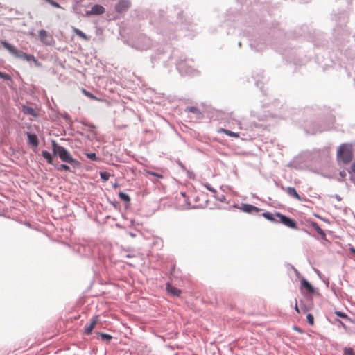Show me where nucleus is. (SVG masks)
Wrapping results in <instances>:
<instances>
[{
    "instance_id": "f257e3e1",
    "label": "nucleus",
    "mask_w": 355,
    "mask_h": 355,
    "mask_svg": "<svg viewBox=\"0 0 355 355\" xmlns=\"http://www.w3.org/2000/svg\"><path fill=\"white\" fill-rule=\"evenodd\" d=\"M52 149L53 154L59 157V159L62 162H65L69 164L77 163V161L71 156L67 148L58 145L55 140L52 141Z\"/></svg>"
},
{
    "instance_id": "f03ea898",
    "label": "nucleus",
    "mask_w": 355,
    "mask_h": 355,
    "mask_svg": "<svg viewBox=\"0 0 355 355\" xmlns=\"http://www.w3.org/2000/svg\"><path fill=\"white\" fill-rule=\"evenodd\" d=\"M1 45L5 48L10 53L15 55L16 58L26 60L28 62L34 61L37 62V60L33 55L26 54L21 51L18 50L13 44H10L6 41L1 42Z\"/></svg>"
},
{
    "instance_id": "7ed1b4c3",
    "label": "nucleus",
    "mask_w": 355,
    "mask_h": 355,
    "mask_svg": "<svg viewBox=\"0 0 355 355\" xmlns=\"http://www.w3.org/2000/svg\"><path fill=\"white\" fill-rule=\"evenodd\" d=\"M153 45V43L150 38H148L145 35H139L135 37L130 46L139 51H146L150 49Z\"/></svg>"
},
{
    "instance_id": "20e7f679",
    "label": "nucleus",
    "mask_w": 355,
    "mask_h": 355,
    "mask_svg": "<svg viewBox=\"0 0 355 355\" xmlns=\"http://www.w3.org/2000/svg\"><path fill=\"white\" fill-rule=\"evenodd\" d=\"M337 156L344 164L349 163L353 157L351 146L348 144H342L338 150Z\"/></svg>"
},
{
    "instance_id": "39448f33",
    "label": "nucleus",
    "mask_w": 355,
    "mask_h": 355,
    "mask_svg": "<svg viewBox=\"0 0 355 355\" xmlns=\"http://www.w3.org/2000/svg\"><path fill=\"white\" fill-rule=\"evenodd\" d=\"M177 69L182 76H194L196 71L186 60H180L176 64Z\"/></svg>"
},
{
    "instance_id": "423d86ee",
    "label": "nucleus",
    "mask_w": 355,
    "mask_h": 355,
    "mask_svg": "<svg viewBox=\"0 0 355 355\" xmlns=\"http://www.w3.org/2000/svg\"><path fill=\"white\" fill-rule=\"evenodd\" d=\"M276 216L278 218L279 223H282V224L292 229L296 228V222L294 220L282 214L279 212H276Z\"/></svg>"
},
{
    "instance_id": "0eeeda50",
    "label": "nucleus",
    "mask_w": 355,
    "mask_h": 355,
    "mask_svg": "<svg viewBox=\"0 0 355 355\" xmlns=\"http://www.w3.org/2000/svg\"><path fill=\"white\" fill-rule=\"evenodd\" d=\"M234 207H237L240 210L243 211V212L248 213V214H254V213H258L261 209L254 207L252 205L249 204H241V206L235 205Z\"/></svg>"
},
{
    "instance_id": "6e6552de",
    "label": "nucleus",
    "mask_w": 355,
    "mask_h": 355,
    "mask_svg": "<svg viewBox=\"0 0 355 355\" xmlns=\"http://www.w3.org/2000/svg\"><path fill=\"white\" fill-rule=\"evenodd\" d=\"M38 36L42 43L46 44V45H51L53 38L51 36L49 35L46 31L44 29H40L38 31Z\"/></svg>"
},
{
    "instance_id": "1a4fd4ad",
    "label": "nucleus",
    "mask_w": 355,
    "mask_h": 355,
    "mask_svg": "<svg viewBox=\"0 0 355 355\" xmlns=\"http://www.w3.org/2000/svg\"><path fill=\"white\" fill-rule=\"evenodd\" d=\"M130 7L129 0H120L116 5L115 9L118 12H126Z\"/></svg>"
},
{
    "instance_id": "9d476101",
    "label": "nucleus",
    "mask_w": 355,
    "mask_h": 355,
    "mask_svg": "<svg viewBox=\"0 0 355 355\" xmlns=\"http://www.w3.org/2000/svg\"><path fill=\"white\" fill-rule=\"evenodd\" d=\"M105 10L103 6L99 4L94 5L89 11L86 12V15H99L103 14Z\"/></svg>"
},
{
    "instance_id": "9b49d317",
    "label": "nucleus",
    "mask_w": 355,
    "mask_h": 355,
    "mask_svg": "<svg viewBox=\"0 0 355 355\" xmlns=\"http://www.w3.org/2000/svg\"><path fill=\"white\" fill-rule=\"evenodd\" d=\"M281 189L283 191H286V192L289 196H291L293 198H295L299 201H302V198L300 197V196L298 195V193L296 191V190L295 189V188H293V187L284 188V187H282Z\"/></svg>"
},
{
    "instance_id": "f8f14e48",
    "label": "nucleus",
    "mask_w": 355,
    "mask_h": 355,
    "mask_svg": "<svg viewBox=\"0 0 355 355\" xmlns=\"http://www.w3.org/2000/svg\"><path fill=\"white\" fill-rule=\"evenodd\" d=\"M27 142L32 145L34 147H37L38 146L39 141L37 137L35 134L27 132Z\"/></svg>"
},
{
    "instance_id": "ddd939ff",
    "label": "nucleus",
    "mask_w": 355,
    "mask_h": 355,
    "mask_svg": "<svg viewBox=\"0 0 355 355\" xmlns=\"http://www.w3.org/2000/svg\"><path fill=\"white\" fill-rule=\"evenodd\" d=\"M166 290L170 295L174 297H178L181 293V291L179 288H176V287L173 286L168 283L166 285Z\"/></svg>"
},
{
    "instance_id": "4468645a",
    "label": "nucleus",
    "mask_w": 355,
    "mask_h": 355,
    "mask_svg": "<svg viewBox=\"0 0 355 355\" xmlns=\"http://www.w3.org/2000/svg\"><path fill=\"white\" fill-rule=\"evenodd\" d=\"M96 322H98V316H94L89 325L85 327V332L87 335L92 334V329Z\"/></svg>"
},
{
    "instance_id": "2eb2a0df",
    "label": "nucleus",
    "mask_w": 355,
    "mask_h": 355,
    "mask_svg": "<svg viewBox=\"0 0 355 355\" xmlns=\"http://www.w3.org/2000/svg\"><path fill=\"white\" fill-rule=\"evenodd\" d=\"M262 216L270 222L279 223L278 219H277L278 218L276 216V213L272 214L269 211H266L262 214Z\"/></svg>"
},
{
    "instance_id": "dca6fc26",
    "label": "nucleus",
    "mask_w": 355,
    "mask_h": 355,
    "mask_svg": "<svg viewBox=\"0 0 355 355\" xmlns=\"http://www.w3.org/2000/svg\"><path fill=\"white\" fill-rule=\"evenodd\" d=\"M311 227L316 231V232L320 235L323 239L326 237L324 231L320 227L316 222H311Z\"/></svg>"
},
{
    "instance_id": "f3484780",
    "label": "nucleus",
    "mask_w": 355,
    "mask_h": 355,
    "mask_svg": "<svg viewBox=\"0 0 355 355\" xmlns=\"http://www.w3.org/2000/svg\"><path fill=\"white\" fill-rule=\"evenodd\" d=\"M301 288H304L311 293H314L313 287L306 279H301Z\"/></svg>"
},
{
    "instance_id": "a211bd4d",
    "label": "nucleus",
    "mask_w": 355,
    "mask_h": 355,
    "mask_svg": "<svg viewBox=\"0 0 355 355\" xmlns=\"http://www.w3.org/2000/svg\"><path fill=\"white\" fill-rule=\"evenodd\" d=\"M72 31L79 37H81L82 39L86 41H88L89 40V37L83 31L78 29V28H74V26H73Z\"/></svg>"
},
{
    "instance_id": "6ab92c4d",
    "label": "nucleus",
    "mask_w": 355,
    "mask_h": 355,
    "mask_svg": "<svg viewBox=\"0 0 355 355\" xmlns=\"http://www.w3.org/2000/svg\"><path fill=\"white\" fill-rule=\"evenodd\" d=\"M42 156L47 160L48 163L52 164L53 163V158L51 155V153L47 150H42Z\"/></svg>"
},
{
    "instance_id": "aec40b11",
    "label": "nucleus",
    "mask_w": 355,
    "mask_h": 355,
    "mask_svg": "<svg viewBox=\"0 0 355 355\" xmlns=\"http://www.w3.org/2000/svg\"><path fill=\"white\" fill-rule=\"evenodd\" d=\"M221 130L225 133L227 136H230L231 137L238 138L239 137V135L237 132H234L233 131L222 128Z\"/></svg>"
},
{
    "instance_id": "412c9836",
    "label": "nucleus",
    "mask_w": 355,
    "mask_h": 355,
    "mask_svg": "<svg viewBox=\"0 0 355 355\" xmlns=\"http://www.w3.org/2000/svg\"><path fill=\"white\" fill-rule=\"evenodd\" d=\"M119 196L120 198V199L125 202H128L130 201V197L129 196L125 193H123L122 191L119 192Z\"/></svg>"
},
{
    "instance_id": "4be33fe9",
    "label": "nucleus",
    "mask_w": 355,
    "mask_h": 355,
    "mask_svg": "<svg viewBox=\"0 0 355 355\" xmlns=\"http://www.w3.org/2000/svg\"><path fill=\"white\" fill-rule=\"evenodd\" d=\"M144 173H145V174H148V175H153V176H155L156 178H163V175L161 173H157L153 172V171H150V170H145Z\"/></svg>"
},
{
    "instance_id": "5701e85b",
    "label": "nucleus",
    "mask_w": 355,
    "mask_h": 355,
    "mask_svg": "<svg viewBox=\"0 0 355 355\" xmlns=\"http://www.w3.org/2000/svg\"><path fill=\"white\" fill-rule=\"evenodd\" d=\"M85 155L87 157L90 159L92 161H98L100 159L99 157H96V154L94 153H85Z\"/></svg>"
},
{
    "instance_id": "b1692460",
    "label": "nucleus",
    "mask_w": 355,
    "mask_h": 355,
    "mask_svg": "<svg viewBox=\"0 0 355 355\" xmlns=\"http://www.w3.org/2000/svg\"><path fill=\"white\" fill-rule=\"evenodd\" d=\"M110 175V173L106 171L100 172V176L104 182L107 181L109 179Z\"/></svg>"
},
{
    "instance_id": "393cba45",
    "label": "nucleus",
    "mask_w": 355,
    "mask_h": 355,
    "mask_svg": "<svg viewBox=\"0 0 355 355\" xmlns=\"http://www.w3.org/2000/svg\"><path fill=\"white\" fill-rule=\"evenodd\" d=\"M98 335L100 336L101 338H102L103 340H105L106 341H110L112 338V336L107 334L99 333Z\"/></svg>"
},
{
    "instance_id": "a878e982",
    "label": "nucleus",
    "mask_w": 355,
    "mask_h": 355,
    "mask_svg": "<svg viewBox=\"0 0 355 355\" xmlns=\"http://www.w3.org/2000/svg\"><path fill=\"white\" fill-rule=\"evenodd\" d=\"M187 111L189 112H193V113H195V114H200V112L195 107H187L186 109Z\"/></svg>"
},
{
    "instance_id": "bb28decb",
    "label": "nucleus",
    "mask_w": 355,
    "mask_h": 355,
    "mask_svg": "<svg viewBox=\"0 0 355 355\" xmlns=\"http://www.w3.org/2000/svg\"><path fill=\"white\" fill-rule=\"evenodd\" d=\"M306 320L307 322L309 323V324L313 325L314 322V318L312 314L309 313L306 315Z\"/></svg>"
},
{
    "instance_id": "cd10ccee",
    "label": "nucleus",
    "mask_w": 355,
    "mask_h": 355,
    "mask_svg": "<svg viewBox=\"0 0 355 355\" xmlns=\"http://www.w3.org/2000/svg\"><path fill=\"white\" fill-rule=\"evenodd\" d=\"M344 354L346 355H355L353 349L350 347H345L344 349Z\"/></svg>"
},
{
    "instance_id": "c85d7f7f",
    "label": "nucleus",
    "mask_w": 355,
    "mask_h": 355,
    "mask_svg": "<svg viewBox=\"0 0 355 355\" xmlns=\"http://www.w3.org/2000/svg\"><path fill=\"white\" fill-rule=\"evenodd\" d=\"M203 186L208 190L213 193H216L217 191L215 190L209 183L206 182L203 184Z\"/></svg>"
},
{
    "instance_id": "c756f323",
    "label": "nucleus",
    "mask_w": 355,
    "mask_h": 355,
    "mask_svg": "<svg viewBox=\"0 0 355 355\" xmlns=\"http://www.w3.org/2000/svg\"><path fill=\"white\" fill-rule=\"evenodd\" d=\"M0 78L6 80H11V77L8 74L2 73L1 71H0Z\"/></svg>"
},
{
    "instance_id": "7c9ffc66",
    "label": "nucleus",
    "mask_w": 355,
    "mask_h": 355,
    "mask_svg": "<svg viewBox=\"0 0 355 355\" xmlns=\"http://www.w3.org/2000/svg\"><path fill=\"white\" fill-rule=\"evenodd\" d=\"M59 169L66 171H70V167L68 165L64 164L60 165Z\"/></svg>"
},
{
    "instance_id": "2f4dec72",
    "label": "nucleus",
    "mask_w": 355,
    "mask_h": 355,
    "mask_svg": "<svg viewBox=\"0 0 355 355\" xmlns=\"http://www.w3.org/2000/svg\"><path fill=\"white\" fill-rule=\"evenodd\" d=\"M48 3H50L54 8H60V5L58 4V3L54 0H49Z\"/></svg>"
},
{
    "instance_id": "473e14b6",
    "label": "nucleus",
    "mask_w": 355,
    "mask_h": 355,
    "mask_svg": "<svg viewBox=\"0 0 355 355\" xmlns=\"http://www.w3.org/2000/svg\"><path fill=\"white\" fill-rule=\"evenodd\" d=\"M250 45H251V47L257 51H261L263 49V45L262 44H261V46L260 47L258 45H257V44H254V43H252Z\"/></svg>"
},
{
    "instance_id": "72a5a7b5",
    "label": "nucleus",
    "mask_w": 355,
    "mask_h": 355,
    "mask_svg": "<svg viewBox=\"0 0 355 355\" xmlns=\"http://www.w3.org/2000/svg\"><path fill=\"white\" fill-rule=\"evenodd\" d=\"M215 198H216V199L221 202H225L226 200V198L224 195H220Z\"/></svg>"
},
{
    "instance_id": "f704fd0d",
    "label": "nucleus",
    "mask_w": 355,
    "mask_h": 355,
    "mask_svg": "<svg viewBox=\"0 0 355 355\" xmlns=\"http://www.w3.org/2000/svg\"><path fill=\"white\" fill-rule=\"evenodd\" d=\"M336 314L338 316H339V317H340L342 318H347V315L345 313L341 312V311H336Z\"/></svg>"
},
{
    "instance_id": "c9c22d12",
    "label": "nucleus",
    "mask_w": 355,
    "mask_h": 355,
    "mask_svg": "<svg viewBox=\"0 0 355 355\" xmlns=\"http://www.w3.org/2000/svg\"><path fill=\"white\" fill-rule=\"evenodd\" d=\"M83 93L87 96L88 97L91 98H95L94 96L90 92H87L86 91L85 89H83Z\"/></svg>"
},
{
    "instance_id": "e433bc0d",
    "label": "nucleus",
    "mask_w": 355,
    "mask_h": 355,
    "mask_svg": "<svg viewBox=\"0 0 355 355\" xmlns=\"http://www.w3.org/2000/svg\"><path fill=\"white\" fill-rule=\"evenodd\" d=\"M187 175L188 177L190 178V179H194L195 178V175L193 172L191 171H187Z\"/></svg>"
},
{
    "instance_id": "4c0bfd02",
    "label": "nucleus",
    "mask_w": 355,
    "mask_h": 355,
    "mask_svg": "<svg viewBox=\"0 0 355 355\" xmlns=\"http://www.w3.org/2000/svg\"><path fill=\"white\" fill-rule=\"evenodd\" d=\"M295 310L296 311V312L299 313V309H298V306L297 305V300H295Z\"/></svg>"
},
{
    "instance_id": "58836bf2",
    "label": "nucleus",
    "mask_w": 355,
    "mask_h": 355,
    "mask_svg": "<svg viewBox=\"0 0 355 355\" xmlns=\"http://www.w3.org/2000/svg\"><path fill=\"white\" fill-rule=\"evenodd\" d=\"M351 252H352L355 255V248L352 247L349 248Z\"/></svg>"
},
{
    "instance_id": "ea45409f",
    "label": "nucleus",
    "mask_w": 355,
    "mask_h": 355,
    "mask_svg": "<svg viewBox=\"0 0 355 355\" xmlns=\"http://www.w3.org/2000/svg\"><path fill=\"white\" fill-rule=\"evenodd\" d=\"M351 169L355 173V163L351 165Z\"/></svg>"
},
{
    "instance_id": "a19ab883",
    "label": "nucleus",
    "mask_w": 355,
    "mask_h": 355,
    "mask_svg": "<svg viewBox=\"0 0 355 355\" xmlns=\"http://www.w3.org/2000/svg\"><path fill=\"white\" fill-rule=\"evenodd\" d=\"M179 166H181L183 170H186L185 166L183 164H182L181 163L179 164Z\"/></svg>"
},
{
    "instance_id": "79ce46f5",
    "label": "nucleus",
    "mask_w": 355,
    "mask_h": 355,
    "mask_svg": "<svg viewBox=\"0 0 355 355\" xmlns=\"http://www.w3.org/2000/svg\"><path fill=\"white\" fill-rule=\"evenodd\" d=\"M129 234L132 237H135V236H136L134 233H132V232H130Z\"/></svg>"
},
{
    "instance_id": "37998d69",
    "label": "nucleus",
    "mask_w": 355,
    "mask_h": 355,
    "mask_svg": "<svg viewBox=\"0 0 355 355\" xmlns=\"http://www.w3.org/2000/svg\"><path fill=\"white\" fill-rule=\"evenodd\" d=\"M294 329H295L297 331L300 332V329H299V328H297V327H295Z\"/></svg>"
},
{
    "instance_id": "c03bdc74",
    "label": "nucleus",
    "mask_w": 355,
    "mask_h": 355,
    "mask_svg": "<svg viewBox=\"0 0 355 355\" xmlns=\"http://www.w3.org/2000/svg\"><path fill=\"white\" fill-rule=\"evenodd\" d=\"M126 257H131V255L130 254H127Z\"/></svg>"
},
{
    "instance_id": "a18cd8bd",
    "label": "nucleus",
    "mask_w": 355,
    "mask_h": 355,
    "mask_svg": "<svg viewBox=\"0 0 355 355\" xmlns=\"http://www.w3.org/2000/svg\"><path fill=\"white\" fill-rule=\"evenodd\" d=\"M118 187V184H115L114 185V187Z\"/></svg>"
},
{
    "instance_id": "49530a36",
    "label": "nucleus",
    "mask_w": 355,
    "mask_h": 355,
    "mask_svg": "<svg viewBox=\"0 0 355 355\" xmlns=\"http://www.w3.org/2000/svg\"><path fill=\"white\" fill-rule=\"evenodd\" d=\"M239 46H241V42H239Z\"/></svg>"
},
{
    "instance_id": "de8ad7c7",
    "label": "nucleus",
    "mask_w": 355,
    "mask_h": 355,
    "mask_svg": "<svg viewBox=\"0 0 355 355\" xmlns=\"http://www.w3.org/2000/svg\"><path fill=\"white\" fill-rule=\"evenodd\" d=\"M45 1H47V2L49 1V0H45Z\"/></svg>"
}]
</instances>
